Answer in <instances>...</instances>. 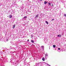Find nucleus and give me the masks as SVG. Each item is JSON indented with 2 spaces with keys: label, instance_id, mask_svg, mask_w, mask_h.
I'll use <instances>...</instances> for the list:
<instances>
[{
  "label": "nucleus",
  "instance_id": "obj_7",
  "mask_svg": "<svg viewBox=\"0 0 66 66\" xmlns=\"http://www.w3.org/2000/svg\"><path fill=\"white\" fill-rule=\"evenodd\" d=\"M44 4H47V2L46 1H45L44 2Z\"/></svg>",
  "mask_w": 66,
  "mask_h": 66
},
{
  "label": "nucleus",
  "instance_id": "obj_17",
  "mask_svg": "<svg viewBox=\"0 0 66 66\" xmlns=\"http://www.w3.org/2000/svg\"><path fill=\"white\" fill-rule=\"evenodd\" d=\"M53 20H54V19H53L52 20V21Z\"/></svg>",
  "mask_w": 66,
  "mask_h": 66
},
{
  "label": "nucleus",
  "instance_id": "obj_21",
  "mask_svg": "<svg viewBox=\"0 0 66 66\" xmlns=\"http://www.w3.org/2000/svg\"><path fill=\"white\" fill-rule=\"evenodd\" d=\"M1 38H0V40H1Z\"/></svg>",
  "mask_w": 66,
  "mask_h": 66
},
{
  "label": "nucleus",
  "instance_id": "obj_9",
  "mask_svg": "<svg viewBox=\"0 0 66 66\" xmlns=\"http://www.w3.org/2000/svg\"><path fill=\"white\" fill-rule=\"evenodd\" d=\"M41 48L43 49H44V46H41Z\"/></svg>",
  "mask_w": 66,
  "mask_h": 66
},
{
  "label": "nucleus",
  "instance_id": "obj_15",
  "mask_svg": "<svg viewBox=\"0 0 66 66\" xmlns=\"http://www.w3.org/2000/svg\"><path fill=\"white\" fill-rule=\"evenodd\" d=\"M40 63H41V62H39L38 63H36V64L37 65L38 64H40Z\"/></svg>",
  "mask_w": 66,
  "mask_h": 66
},
{
  "label": "nucleus",
  "instance_id": "obj_5",
  "mask_svg": "<svg viewBox=\"0 0 66 66\" xmlns=\"http://www.w3.org/2000/svg\"><path fill=\"white\" fill-rule=\"evenodd\" d=\"M3 40H4V39H3V38H1V41H2H2H3Z\"/></svg>",
  "mask_w": 66,
  "mask_h": 66
},
{
  "label": "nucleus",
  "instance_id": "obj_11",
  "mask_svg": "<svg viewBox=\"0 0 66 66\" xmlns=\"http://www.w3.org/2000/svg\"><path fill=\"white\" fill-rule=\"evenodd\" d=\"M31 43H34V42L33 41V40H31Z\"/></svg>",
  "mask_w": 66,
  "mask_h": 66
},
{
  "label": "nucleus",
  "instance_id": "obj_6",
  "mask_svg": "<svg viewBox=\"0 0 66 66\" xmlns=\"http://www.w3.org/2000/svg\"><path fill=\"white\" fill-rule=\"evenodd\" d=\"M25 18H27V16H26L24 17V19Z\"/></svg>",
  "mask_w": 66,
  "mask_h": 66
},
{
  "label": "nucleus",
  "instance_id": "obj_16",
  "mask_svg": "<svg viewBox=\"0 0 66 66\" xmlns=\"http://www.w3.org/2000/svg\"><path fill=\"white\" fill-rule=\"evenodd\" d=\"M48 3L49 5H51V3Z\"/></svg>",
  "mask_w": 66,
  "mask_h": 66
},
{
  "label": "nucleus",
  "instance_id": "obj_18",
  "mask_svg": "<svg viewBox=\"0 0 66 66\" xmlns=\"http://www.w3.org/2000/svg\"><path fill=\"white\" fill-rule=\"evenodd\" d=\"M47 65H48L49 66H51L50 65H49V64H47Z\"/></svg>",
  "mask_w": 66,
  "mask_h": 66
},
{
  "label": "nucleus",
  "instance_id": "obj_4",
  "mask_svg": "<svg viewBox=\"0 0 66 66\" xmlns=\"http://www.w3.org/2000/svg\"><path fill=\"white\" fill-rule=\"evenodd\" d=\"M42 60L43 61H45V58L44 57H43L42 59Z\"/></svg>",
  "mask_w": 66,
  "mask_h": 66
},
{
  "label": "nucleus",
  "instance_id": "obj_8",
  "mask_svg": "<svg viewBox=\"0 0 66 66\" xmlns=\"http://www.w3.org/2000/svg\"><path fill=\"white\" fill-rule=\"evenodd\" d=\"M53 48H55V47H56V46H55V45H53Z\"/></svg>",
  "mask_w": 66,
  "mask_h": 66
},
{
  "label": "nucleus",
  "instance_id": "obj_2",
  "mask_svg": "<svg viewBox=\"0 0 66 66\" xmlns=\"http://www.w3.org/2000/svg\"><path fill=\"white\" fill-rule=\"evenodd\" d=\"M38 14H37L35 16V18H38Z\"/></svg>",
  "mask_w": 66,
  "mask_h": 66
},
{
  "label": "nucleus",
  "instance_id": "obj_1",
  "mask_svg": "<svg viewBox=\"0 0 66 66\" xmlns=\"http://www.w3.org/2000/svg\"><path fill=\"white\" fill-rule=\"evenodd\" d=\"M57 37H61V35H59L57 36Z\"/></svg>",
  "mask_w": 66,
  "mask_h": 66
},
{
  "label": "nucleus",
  "instance_id": "obj_14",
  "mask_svg": "<svg viewBox=\"0 0 66 66\" xmlns=\"http://www.w3.org/2000/svg\"><path fill=\"white\" fill-rule=\"evenodd\" d=\"M45 56H48V54L47 53L46 54H45Z\"/></svg>",
  "mask_w": 66,
  "mask_h": 66
},
{
  "label": "nucleus",
  "instance_id": "obj_24",
  "mask_svg": "<svg viewBox=\"0 0 66 66\" xmlns=\"http://www.w3.org/2000/svg\"><path fill=\"white\" fill-rule=\"evenodd\" d=\"M52 5L53 6V5Z\"/></svg>",
  "mask_w": 66,
  "mask_h": 66
},
{
  "label": "nucleus",
  "instance_id": "obj_3",
  "mask_svg": "<svg viewBox=\"0 0 66 66\" xmlns=\"http://www.w3.org/2000/svg\"><path fill=\"white\" fill-rule=\"evenodd\" d=\"M12 15H10L9 16L10 18H12Z\"/></svg>",
  "mask_w": 66,
  "mask_h": 66
},
{
  "label": "nucleus",
  "instance_id": "obj_13",
  "mask_svg": "<svg viewBox=\"0 0 66 66\" xmlns=\"http://www.w3.org/2000/svg\"><path fill=\"white\" fill-rule=\"evenodd\" d=\"M64 17H66V14H64Z\"/></svg>",
  "mask_w": 66,
  "mask_h": 66
},
{
  "label": "nucleus",
  "instance_id": "obj_20",
  "mask_svg": "<svg viewBox=\"0 0 66 66\" xmlns=\"http://www.w3.org/2000/svg\"><path fill=\"white\" fill-rule=\"evenodd\" d=\"M29 40L28 39V40H27L28 42H29Z\"/></svg>",
  "mask_w": 66,
  "mask_h": 66
},
{
  "label": "nucleus",
  "instance_id": "obj_22",
  "mask_svg": "<svg viewBox=\"0 0 66 66\" xmlns=\"http://www.w3.org/2000/svg\"><path fill=\"white\" fill-rule=\"evenodd\" d=\"M40 0V1H43L42 0Z\"/></svg>",
  "mask_w": 66,
  "mask_h": 66
},
{
  "label": "nucleus",
  "instance_id": "obj_10",
  "mask_svg": "<svg viewBox=\"0 0 66 66\" xmlns=\"http://www.w3.org/2000/svg\"><path fill=\"white\" fill-rule=\"evenodd\" d=\"M45 22L47 24H48V22L47 21H45Z\"/></svg>",
  "mask_w": 66,
  "mask_h": 66
},
{
  "label": "nucleus",
  "instance_id": "obj_19",
  "mask_svg": "<svg viewBox=\"0 0 66 66\" xmlns=\"http://www.w3.org/2000/svg\"><path fill=\"white\" fill-rule=\"evenodd\" d=\"M58 50H60V48H58Z\"/></svg>",
  "mask_w": 66,
  "mask_h": 66
},
{
  "label": "nucleus",
  "instance_id": "obj_23",
  "mask_svg": "<svg viewBox=\"0 0 66 66\" xmlns=\"http://www.w3.org/2000/svg\"><path fill=\"white\" fill-rule=\"evenodd\" d=\"M28 22H29V21H28Z\"/></svg>",
  "mask_w": 66,
  "mask_h": 66
},
{
  "label": "nucleus",
  "instance_id": "obj_12",
  "mask_svg": "<svg viewBox=\"0 0 66 66\" xmlns=\"http://www.w3.org/2000/svg\"><path fill=\"white\" fill-rule=\"evenodd\" d=\"M15 27V25H13V28H14Z\"/></svg>",
  "mask_w": 66,
  "mask_h": 66
}]
</instances>
